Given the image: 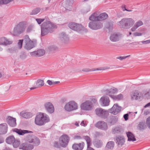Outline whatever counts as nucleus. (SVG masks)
<instances>
[{"instance_id": "a878e982", "label": "nucleus", "mask_w": 150, "mask_h": 150, "mask_svg": "<svg viewBox=\"0 0 150 150\" xmlns=\"http://www.w3.org/2000/svg\"><path fill=\"white\" fill-rule=\"evenodd\" d=\"M60 39L64 43H67L69 40L68 35L64 33H62L60 35Z\"/></svg>"}, {"instance_id": "a18cd8bd", "label": "nucleus", "mask_w": 150, "mask_h": 150, "mask_svg": "<svg viewBox=\"0 0 150 150\" xmlns=\"http://www.w3.org/2000/svg\"><path fill=\"white\" fill-rule=\"evenodd\" d=\"M20 144V141L18 140H16L15 139L14 142H13L12 144H13V147L16 148L19 146V145Z\"/></svg>"}, {"instance_id": "a211bd4d", "label": "nucleus", "mask_w": 150, "mask_h": 150, "mask_svg": "<svg viewBox=\"0 0 150 150\" xmlns=\"http://www.w3.org/2000/svg\"><path fill=\"white\" fill-rule=\"evenodd\" d=\"M102 105L103 106H108L110 103V100L109 98L105 96H103L100 99Z\"/></svg>"}, {"instance_id": "58836bf2", "label": "nucleus", "mask_w": 150, "mask_h": 150, "mask_svg": "<svg viewBox=\"0 0 150 150\" xmlns=\"http://www.w3.org/2000/svg\"><path fill=\"white\" fill-rule=\"evenodd\" d=\"M74 0H67L66 1V6L67 7L68 6H69V9L66 8V10H69L70 11L71 10V4L73 2Z\"/></svg>"}, {"instance_id": "aec40b11", "label": "nucleus", "mask_w": 150, "mask_h": 150, "mask_svg": "<svg viewBox=\"0 0 150 150\" xmlns=\"http://www.w3.org/2000/svg\"><path fill=\"white\" fill-rule=\"evenodd\" d=\"M84 146V143L82 142L79 144L75 143L72 146V148L74 150H82Z\"/></svg>"}, {"instance_id": "e433bc0d", "label": "nucleus", "mask_w": 150, "mask_h": 150, "mask_svg": "<svg viewBox=\"0 0 150 150\" xmlns=\"http://www.w3.org/2000/svg\"><path fill=\"white\" fill-rule=\"evenodd\" d=\"M21 114L22 117L26 119L30 118L33 116L32 113L30 112H26L24 113L21 112Z\"/></svg>"}, {"instance_id": "f8f14e48", "label": "nucleus", "mask_w": 150, "mask_h": 150, "mask_svg": "<svg viewBox=\"0 0 150 150\" xmlns=\"http://www.w3.org/2000/svg\"><path fill=\"white\" fill-rule=\"evenodd\" d=\"M93 105V104L91 101L87 100L81 104V108L83 110H91L92 109Z\"/></svg>"}, {"instance_id": "b1692460", "label": "nucleus", "mask_w": 150, "mask_h": 150, "mask_svg": "<svg viewBox=\"0 0 150 150\" xmlns=\"http://www.w3.org/2000/svg\"><path fill=\"white\" fill-rule=\"evenodd\" d=\"M132 100H137L139 98V93L137 90H135L132 91L130 93Z\"/></svg>"}, {"instance_id": "680f3d73", "label": "nucleus", "mask_w": 150, "mask_h": 150, "mask_svg": "<svg viewBox=\"0 0 150 150\" xmlns=\"http://www.w3.org/2000/svg\"><path fill=\"white\" fill-rule=\"evenodd\" d=\"M113 24L112 22L109 23V26L108 28L109 30H112V29Z\"/></svg>"}, {"instance_id": "0e129e2a", "label": "nucleus", "mask_w": 150, "mask_h": 150, "mask_svg": "<svg viewBox=\"0 0 150 150\" xmlns=\"http://www.w3.org/2000/svg\"><path fill=\"white\" fill-rule=\"evenodd\" d=\"M4 141V137L0 135V144L3 143Z\"/></svg>"}, {"instance_id": "c03bdc74", "label": "nucleus", "mask_w": 150, "mask_h": 150, "mask_svg": "<svg viewBox=\"0 0 150 150\" xmlns=\"http://www.w3.org/2000/svg\"><path fill=\"white\" fill-rule=\"evenodd\" d=\"M36 84L38 87L42 86L44 85V82L43 80L39 79L37 81Z\"/></svg>"}, {"instance_id": "a19ab883", "label": "nucleus", "mask_w": 150, "mask_h": 150, "mask_svg": "<svg viewBox=\"0 0 150 150\" xmlns=\"http://www.w3.org/2000/svg\"><path fill=\"white\" fill-rule=\"evenodd\" d=\"M103 145L102 142L100 140L97 141L94 143V146L98 148H99L102 146Z\"/></svg>"}, {"instance_id": "2f4dec72", "label": "nucleus", "mask_w": 150, "mask_h": 150, "mask_svg": "<svg viewBox=\"0 0 150 150\" xmlns=\"http://www.w3.org/2000/svg\"><path fill=\"white\" fill-rule=\"evenodd\" d=\"M143 24L142 21H138L135 24L134 26L131 28V30L132 31H134L139 27L142 25Z\"/></svg>"}, {"instance_id": "5fc2aeb1", "label": "nucleus", "mask_w": 150, "mask_h": 150, "mask_svg": "<svg viewBox=\"0 0 150 150\" xmlns=\"http://www.w3.org/2000/svg\"><path fill=\"white\" fill-rule=\"evenodd\" d=\"M33 28V26L30 25L28 26L27 28L26 31L27 33H30L31 31Z\"/></svg>"}, {"instance_id": "bf43d9fd", "label": "nucleus", "mask_w": 150, "mask_h": 150, "mask_svg": "<svg viewBox=\"0 0 150 150\" xmlns=\"http://www.w3.org/2000/svg\"><path fill=\"white\" fill-rule=\"evenodd\" d=\"M88 122L86 121L83 120L80 123V125L84 127L86 126Z\"/></svg>"}, {"instance_id": "49530a36", "label": "nucleus", "mask_w": 150, "mask_h": 150, "mask_svg": "<svg viewBox=\"0 0 150 150\" xmlns=\"http://www.w3.org/2000/svg\"><path fill=\"white\" fill-rule=\"evenodd\" d=\"M40 11V9L38 8H37L34 9L31 13V15H36L39 13Z\"/></svg>"}, {"instance_id": "e2e57ef3", "label": "nucleus", "mask_w": 150, "mask_h": 150, "mask_svg": "<svg viewBox=\"0 0 150 150\" xmlns=\"http://www.w3.org/2000/svg\"><path fill=\"white\" fill-rule=\"evenodd\" d=\"M142 33H140L135 32L133 33V35L134 36H140L142 35Z\"/></svg>"}, {"instance_id": "20e7f679", "label": "nucleus", "mask_w": 150, "mask_h": 150, "mask_svg": "<svg viewBox=\"0 0 150 150\" xmlns=\"http://www.w3.org/2000/svg\"><path fill=\"white\" fill-rule=\"evenodd\" d=\"M134 22L131 18H124L118 22V24L121 28H129L133 26Z\"/></svg>"}, {"instance_id": "69168bd1", "label": "nucleus", "mask_w": 150, "mask_h": 150, "mask_svg": "<svg viewBox=\"0 0 150 150\" xmlns=\"http://www.w3.org/2000/svg\"><path fill=\"white\" fill-rule=\"evenodd\" d=\"M90 10V8L89 7H88L86 10H84L83 12V13H86L89 11Z\"/></svg>"}, {"instance_id": "6ab92c4d", "label": "nucleus", "mask_w": 150, "mask_h": 150, "mask_svg": "<svg viewBox=\"0 0 150 150\" xmlns=\"http://www.w3.org/2000/svg\"><path fill=\"white\" fill-rule=\"evenodd\" d=\"M45 107L46 110L49 113H52L54 111L53 106L50 102L46 103L45 105Z\"/></svg>"}, {"instance_id": "9d476101", "label": "nucleus", "mask_w": 150, "mask_h": 150, "mask_svg": "<svg viewBox=\"0 0 150 150\" xmlns=\"http://www.w3.org/2000/svg\"><path fill=\"white\" fill-rule=\"evenodd\" d=\"M122 37V34L119 32H115L111 34L109 39L111 42H116L120 41Z\"/></svg>"}, {"instance_id": "4468645a", "label": "nucleus", "mask_w": 150, "mask_h": 150, "mask_svg": "<svg viewBox=\"0 0 150 150\" xmlns=\"http://www.w3.org/2000/svg\"><path fill=\"white\" fill-rule=\"evenodd\" d=\"M95 126L103 130H106L108 128L107 124L104 121H99L95 125Z\"/></svg>"}, {"instance_id": "09e8293b", "label": "nucleus", "mask_w": 150, "mask_h": 150, "mask_svg": "<svg viewBox=\"0 0 150 150\" xmlns=\"http://www.w3.org/2000/svg\"><path fill=\"white\" fill-rule=\"evenodd\" d=\"M96 21H92L90 22L88 24L89 27L91 29L93 30L92 27L95 26H96Z\"/></svg>"}, {"instance_id": "6e6d98bb", "label": "nucleus", "mask_w": 150, "mask_h": 150, "mask_svg": "<svg viewBox=\"0 0 150 150\" xmlns=\"http://www.w3.org/2000/svg\"><path fill=\"white\" fill-rule=\"evenodd\" d=\"M45 19L43 18H37L36 19V21L39 24H40Z\"/></svg>"}, {"instance_id": "de8ad7c7", "label": "nucleus", "mask_w": 150, "mask_h": 150, "mask_svg": "<svg viewBox=\"0 0 150 150\" xmlns=\"http://www.w3.org/2000/svg\"><path fill=\"white\" fill-rule=\"evenodd\" d=\"M13 0H0V5L9 3Z\"/></svg>"}, {"instance_id": "4be33fe9", "label": "nucleus", "mask_w": 150, "mask_h": 150, "mask_svg": "<svg viewBox=\"0 0 150 150\" xmlns=\"http://www.w3.org/2000/svg\"><path fill=\"white\" fill-rule=\"evenodd\" d=\"M14 132H16L18 134L21 135H23L27 133H33V132L31 131H29L28 130H21V129H18L17 128L14 129H13Z\"/></svg>"}, {"instance_id": "7c9ffc66", "label": "nucleus", "mask_w": 150, "mask_h": 150, "mask_svg": "<svg viewBox=\"0 0 150 150\" xmlns=\"http://www.w3.org/2000/svg\"><path fill=\"white\" fill-rule=\"evenodd\" d=\"M126 134L128 138V140L129 141H134L136 139L134 134L131 132H126Z\"/></svg>"}, {"instance_id": "cd10ccee", "label": "nucleus", "mask_w": 150, "mask_h": 150, "mask_svg": "<svg viewBox=\"0 0 150 150\" xmlns=\"http://www.w3.org/2000/svg\"><path fill=\"white\" fill-rule=\"evenodd\" d=\"M114 145V143L113 141L108 142L107 143L105 147V150H112L113 149Z\"/></svg>"}, {"instance_id": "423d86ee", "label": "nucleus", "mask_w": 150, "mask_h": 150, "mask_svg": "<svg viewBox=\"0 0 150 150\" xmlns=\"http://www.w3.org/2000/svg\"><path fill=\"white\" fill-rule=\"evenodd\" d=\"M77 104L74 101H71L67 103L64 106V109L67 111L70 112L78 108Z\"/></svg>"}, {"instance_id": "ea45409f", "label": "nucleus", "mask_w": 150, "mask_h": 150, "mask_svg": "<svg viewBox=\"0 0 150 150\" xmlns=\"http://www.w3.org/2000/svg\"><path fill=\"white\" fill-rule=\"evenodd\" d=\"M32 143H33L34 146H38L40 144V141L38 138L35 137L34 138V140H33Z\"/></svg>"}, {"instance_id": "f03ea898", "label": "nucleus", "mask_w": 150, "mask_h": 150, "mask_svg": "<svg viewBox=\"0 0 150 150\" xmlns=\"http://www.w3.org/2000/svg\"><path fill=\"white\" fill-rule=\"evenodd\" d=\"M50 121L48 115L45 113H40L37 115L35 118V124L38 125H42Z\"/></svg>"}, {"instance_id": "f704fd0d", "label": "nucleus", "mask_w": 150, "mask_h": 150, "mask_svg": "<svg viewBox=\"0 0 150 150\" xmlns=\"http://www.w3.org/2000/svg\"><path fill=\"white\" fill-rule=\"evenodd\" d=\"M111 97L115 100H119L122 99L123 96L122 94H120L117 96H111Z\"/></svg>"}, {"instance_id": "774afa93", "label": "nucleus", "mask_w": 150, "mask_h": 150, "mask_svg": "<svg viewBox=\"0 0 150 150\" xmlns=\"http://www.w3.org/2000/svg\"><path fill=\"white\" fill-rule=\"evenodd\" d=\"M128 116L129 115L128 114H126L124 115L123 117L125 120H127L128 119Z\"/></svg>"}, {"instance_id": "7ed1b4c3", "label": "nucleus", "mask_w": 150, "mask_h": 150, "mask_svg": "<svg viewBox=\"0 0 150 150\" xmlns=\"http://www.w3.org/2000/svg\"><path fill=\"white\" fill-rule=\"evenodd\" d=\"M26 25V23L24 22L19 23L14 27L12 34L14 36H18L24 31Z\"/></svg>"}, {"instance_id": "c85d7f7f", "label": "nucleus", "mask_w": 150, "mask_h": 150, "mask_svg": "<svg viewBox=\"0 0 150 150\" xmlns=\"http://www.w3.org/2000/svg\"><path fill=\"white\" fill-rule=\"evenodd\" d=\"M117 92V89L116 88H114L113 89H111L109 90H107L105 91V93L106 94L109 96L111 97V96H113L112 95V94H114Z\"/></svg>"}, {"instance_id": "0eeeda50", "label": "nucleus", "mask_w": 150, "mask_h": 150, "mask_svg": "<svg viewBox=\"0 0 150 150\" xmlns=\"http://www.w3.org/2000/svg\"><path fill=\"white\" fill-rule=\"evenodd\" d=\"M96 115L103 118H106L109 114L108 110L103 109L101 108H98L95 110Z\"/></svg>"}, {"instance_id": "13d9d810", "label": "nucleus", "mask_w": 150, "mask_h": 150, "mask_svg": "<svg viewBox=\"0 0 150 150\" xmlns=\"http://www.w3.org/2000/svg\"><path fill=\"white\" fill-rule=\"evenodd\" d=\"M145 97L147 99L150 98V89L144 95Z\"/></svg>"}, {"instance_id": "79ce46f5", "label": "nucleus", "mask_w": 150, "mask_h": 150, "mask_svg": "<svg viewBox=\"0 0 150 150\" xmlns=\"http://www.w3.org/2000/svg\"><path fill=\"white\" fill-rule=\"evenodd\" d=\"M35 136L33 135H29L26 138V140L30 143H32Z\"/></svg>"}, {"instance_id": "338daca9", "label": "nucleus", "mask_w": 150, "mask_h": 150, "mask_svg": "<svg viewBox=\"0 0 150 150\" xmlns=\"http://www.w3.org/2000/svg\"><path fill=\"white\" fill-rule=\"evenodd\" d=\"M141 42L143 44H148V43H150V40H146V41H142Z\"/></svg>"}, {"instance_id": "4d7b16f0", "label": "nucleus", "mask_w": 150, "mask_h": 150, "mask_svg": "<svg viewBox=\"0 0 150 150\" xmlns=\"http://www.w3.org/2000/svg\"><path fill=\"white\" fill-rule=\"evenodd\" d=\"M130 55H128L127 56H120L117 57H116V59H120V60H122L123 59H125L127 58V57H129Z\"/></svg>"}, {"instance_id": "4c0bfd02", "label": "nucleus", "mask_w": 150, "mask_h": 150, "mask_svg": "<svg viewBox=\"0 0 150 150\" xmlns=\"http://www.w3.org/2000/svg\"><path fill=\"white\" fill-rule=\"evenodd\" d=\"M102 27L103 24L102 23L96 21V26H95L92 27V28L93 29V30H96L101 28Z\"/></svg>"}, {"instance_id": "c756f323", "label": "nucleus", "mask_w": 150, "mask_h": 150, "mask_svg": "<svg viewBox=\"0 0 150 150\" xmlns=\"http://www.w3.org/2000/svg\"><path fill=\"white\" fill-rule=\"evenodd\" d=\"M98 15L99 13L98 12H95L89 17V19L90 21H98Z\"/></svg>"}, {"instance_id": "603ef678", "label": "nucleus", "mask_w": 150, "mask_h": 150, "mask_svg": "<svg viewBox=\"0 0 150 150\" xmlns=\"http://www.w3.org/2000/svg\"><path fill=\"white\" fill-rule=\"evenodd\" d=\"M146 124L149 128L150 129V116L147 118L146 120Z\"/></svg>"}, {"instance_id": "f3484780", "label": "nucleus", "mask_w": 150, "mask_h": 150, "mask_svg": "<svg viewBox=\"0 0 150 150\" xmlns=\"http://www.w3.org/2000/svg\"><path fill=\"white\" fill-rule=\"evenodd\" d=\"M13 42L12 41L9 39H7L5 37L0 38V45L6 46L11 44Z\"/></svg>"}, {"instance_id": "c9c22d12", "label": "nucleus", "mask_w": 150, "mask_h": 150, "mask_svg": "<svg viewBox=\"0 0 150 150\" xmlns=\"http://www.w3.org/2000/svg\"><path fill=\"white\" fill-rule=\"evenodd\" d=\"M146 128L145 122H140L138 125V129L141 130L145 129Z\"/></svg>"}, {"instance_id": "dca6fc26", "label": "nucleus", "mask_w": 150, "mask_h": 150, "mask_svg": "<svg viewBox=\"0 0 150 150\" xmlns=\"http://www.w3.org/2000/svg\"><path fill=\"white\" fill-rule=\"evenodd\" d=\"M6 120L7 123L10 126L14 127L16 126V118L8 116L6 118Z\"/></svg>"}, {"instance_id": "1a4fd4ad", "label": "nucleus", "mask_w": 150, "mask_h": 150, "mask_svg": "<svg viewBox=\"0 0 150 150\" xmlns=\"http://www.w3.org/2000/svg\"><path fill=\"white\" fill-rule=\"evenodd\" d=\"M69 140V138L67 135L62 136L59 139L60 146L63 147H66L67 146Z\"/></svg>"}, {"instance_id": "f257e3e1", "label": "nucleus", "mask_w": 150, "mask_h": 150, "mask_svg": "<svg viewBox=\"0 0 150 150\" xmlns=\"http://www.w3.org/2000/svg\"><path fill=\"white\" fill-rule=\"evenodd\" d=\"M56 28V25L49 21L44 22L41 26V35L42 36H44L49 33L53 32V29Z\"/></svg>"}, {"instance_id": "bb28decb", "label": "nucleus", "mask_w": 150, "mask_h": 150, "mask_svg": "<svg viewBox=\"0 0 150 150\" xmlns=\"http://www.w3.org/2000/svg\"><path fill=\"white\" fill-rule=\"evenodd\" d=\"M116 142L118 145L122 146L125 142L123 137L122 136L117 137L116 140Z\"/></svg>"}, {"instance_id": "864d4df0", "label": "nucleus", "mask_w": 150, "mask_h": 150, "mask_svg": "<svg viewBox=\"0 0 150 150\" xmlns=\"http://www.w3.org/2000/svg\"><path fill=\"white\" fill-rule=\"evenodd\" d=\"M23 40H19L18 42V46L19 49H21L22 47V45Z\"/></svg>"}, {"instance_id": "052dcab7", "label": "nucleus", "mask_w": 150, "mask_h": 150, "mask_svg": "<svg viewBox=\"0 0 150 150\" xmlns=\"http://www.w3.org/2000/svg\"><path fill=\"white\" fill-rule=\"evenodd\" d=\"M54 146L57 148H59V147L60 146L59 143L58 142H55L54 143Z\"/></svg>"}, {"instance_id": "473e14b6", "label": "nucleus", "mask_w": 150, "mask_h": 150, "mask_svg": "<svg viewBox=\"0 0 150 150\" xmlns=\"http://www.w3.org/2000/svg\"><path fill=\"white\" fill-rule=\"evenodd\" d=\"M108 17V15L105 13H101L98 15V21H102L106 19Z\"/></svg>"}, {"instance_id": "72a5a7b5", "label": "nucleus", "mask_w": 150, "mask_h": 150, "mask_svg": "<svg viewBox=\"0 0 150 150\" xmlns=\"http://www.w3.org/2000/svg\"><path fill=\"white\" fill-rule=\"evenodd\" d=\"M15 139L13 136H11L8 137L6 140V142L9 144H12Z\"/></svg>"}, {"instance_id": "412c9836", "label": "nucleus", "mask_w": 150, "mask_h": 150, "mask_svg": "<svg viewBox=\"0 0 150 150\" xmlns=\"http://www.w3.org/2000/svg\"><path fill=\"white\" fill-rule=\"evenodd\" d=\"M8 126L6 123L0 124V134H6L7 132Z\"/></svg>"}, {"instance_id": "37998d69", "label": "nucleus", "mask_w": 150, "mask_h": 150, "mask_svg": "<svg viewBox=\"0 0 150 150\" xmlns=\"http://www.w3.org/2000/svg\"><path fill=\"white\" fill-rule=\"evenodd\" d=\"M104 69L103 68H98L96 69H95L93 70V69H92L91 70L88 69V68H86L83 69H82V71H83L84 72H88L90 71H95V70H104Z\"/></svg>"}, {"instance_id": "3c124183", "label": "nucleus", "mask_w": 150, "mask_h": 150, "mask_svg": "<svg viewBox=\"0 0 150 150\" xmlns=\"http://www.w3.org/2000/svg\"><path fill=\"white\" fill-rule=\"evenodd\" d=\"M27 55L24 52H22L20 55V58L23 59H25Z\"/></svg>"}, {"instance_id": "9b49d317", "label": "nucleus", "mask_w": 150, "mask_h": 150, "mask_svg": "<svg viewBox=\"0 0 150 150\" xmlns=\"http://www.w3.org/2000/svg\"><path fill=\"white\" fill-rule=\"evenodd\" d=\"M121 108V107L117 104H115L112 108L108 110V112L114 115H116L120 112Z\"/></svg>"}, {"instance_id": "39448f33", "label": "nucleus", "mask_w": 150, "mask_h": 150, "mask_svg": "<svg viewBox=\"0 0 150 150\" xmlns=\"http://www.w3.org/2000/svg\"><path fill=\"white\" fill-rule=\"evenodd\" d=\"M24 41L25 44L24 47L27 50H30L34 47V42L30 39L28 35H25Z\"/></svg>"}, {"instance_id": "ddd939ff", "label": "nucleus", "mask_w": 150, "mask_h": 150, "mask_svg": "<svg viewBox=\"0 0 150 150\" xmlns=\"http://www.w3.org/2000/svg\"><path fill=\"white\" fill-rule=\"evenodd\" d=\"M118 117L116 116L112 115L109 117L107 118V123L108 124L112 126L115 125L118 121Z\"/></svg>"}, {"instance_id": "6e6552de", "label": "nucleus", "mask_w": 150, "mask_h": 150, "mask_svg": "<svg viewBox=\"0 0 150 150\" xmlns=\"http://www.w3.org/2000/svg\"><path fill=\"white\" fill-rule=\"evenodd\" d=\"M68 26L71 29L78 32L81 31L84 28L81 24L75 23H71L69 24Z\"/></svg>"}, {"instance_id": "5701e85b", "label": "nucleus", "mask_w": 150, "mask_h": 150, "mask_svg": "<svg viewBox=\"0 0 150 150\" xmlns=\"http://www.w3.org/2000/svg\"><path fill=\"white\" fill-rule=\"evenodd\" d=\"M83 138L86 140L87 144V149L86 150H95L93 148L90 147L91 143L90 137L87 136L83 137Z\"/></svg>"}, {"instance_id": "393cba45", "label": "nucleus", "mask_w": 150, "mask_h": 150, "mask_svg": "<svg viewBox=\"0 0 150 150\" xmlns=\"http://www.w3.org/2000/svg\"><path fill=\"white\" fill-rule=\"evenodd\" d=\"M45 53V51L42 49L39 50L37 51H34L31 53L32 55L37 56L40 57L43 56Z\"/></svg>"}, {"instance_id": "2eb2a0df", "label": "nucleus", "mask_w": 150, "mask_h": 150, "mask_svg": "<svg viewBox=\"0 0 150 150\" xmlns=\"http://www.w3.org/2000/svg\"><path fill=\"white\" fill-rule=\"evenodd\" d=\"M19 148L24 150H31L33 148V146L28 143H23L20 145Z\"/></svg>"}, {"instance_id": "8fccbe9b", "label": "nucleus", "mask_w": 150, "mask_h": 150, "mask_svg": "<svg viewBox=\"0 0 150 150\" xmlns=\"http://www.w3.org/2000/svg\"><path fill=\"white\" fill-rule=\"evenodd\" d=\"M120 131V128L118 127H116L112 130L113 132L115 134L119 133Z\"/></svg>"}]
</instances>
